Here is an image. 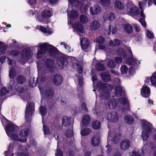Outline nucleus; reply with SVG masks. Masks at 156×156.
<instances>
[{
    "instance_id": "f257e3e1",
    "label": "nucleus",
    "mask_w": 156,
    "mask_h": 156,
    "mask_svg": "<svg viewBox=\"0 0 156 156\" xmlns=\"http://www.w3.org/2000/svg\"><path fill=\"white\" fill-rule=\"evenodd\" d=\"M39 84V88L41 94H44L45 92V95L47 98H53L54 95L53 89L49 87H47L46 84L48 82L47 78L46 77L38 76L37 79Z\"/></svg>"
},
{
    "instance_id": "f03ea898",
    "label": "nucleus",
    "mask_w": 156,
    "mask_h": 156,
    "mask_svg": "<svg viewBox=\"0 0 156 156\" xmlns=\"http://www.w3.org/2000/svg\"><path fill=\"white\" fill-rule=\"evenodd\" d=\"M55 62L53 60L47 59L43 63L39 62L37 64V69L38 71H41L44 73L48 71H52L54 68Z\"/></svg>"
},
{
    "instance_id": "7ed1b4c3",
    "label": "nucleus",
    "mask_w": 156,
    "mask_h": 156,
    "mask_svg": "<svg viewBox=\"0 0 156 156\" xmlns=\"http://www.w3.org/2000/svg\"><path fill=\"white\" fill-rule=\"evenodd\" d=\"M141 125L142 129V139L143 141H146L149 137V134L152 132L153 127L151 123L146 121L142 122Z\"/></svg>"
},
{
    "instance_id": "20e7f679",
    "label": "nucleus",
    "mask_w": 156,
    "mask_h": 156,
    "mask_svg": "<svg viewBox=\"0 0 156 156\" xmlns=\"http://www.w3.org/2000/svg\"><path fill=\"white\" fill-rule=\"evenodd\" d=\"M98 87L100 90L104 89L105 91H103V94L101 95L103 99H107L109 98V93L106 90H111L112 89V87L108 83H103L101 82H98L97 84Z\"/></svg>"
},
{
    "instance_id": "39448f33",
    "label": "nucleus",
    "mask_w": 156,
    "mask_h": 156,
    "mask_svg": "<svg viewBox=\"0 0 156 156\" xmlns=\"http://www.w3.org/2000/svg\"><path fill=\"white\" fill-rule=\"evenodd\" d=\"M40 49L45 52L48 50L49 52L51 55L54 54L55 50L56 48L50 44H48L47 43H44L42 44H40L38 46V49Z\"/></svg>"
},
{
    "instance_id": "423d86ee",
    "label": "nucleus",
    "mask_w": 156,
    "mask_h": 156,
    "mask_svg": "<svg viewBox=\"0 0 156 156\" xmlns=\"http://www.w3.org/2000/svg\"><path fill=\"white\" fill-rule=\"evenodd\" d=\"M34 111V103L33 102L28 103L26 106L25 113V119L27 121H29L33 112Z\"/></svg>"
},
{
    "instance_id": "0eeeda50",
    "label": "nucleus",
    "mask_w": 156,
    "mask_h": 156,
    "mask_svg": "<svg viewBox=\"0 0 156 156\" xmlns=\"http://www.w3.org/2000/svg\"><path fill=\"white\" fill-rule=\"evenodd\" d=\"M21 55L22 58L21 62L24 63L28 59L31 58L33 54L30 52V49L26 48L21 51Z\"/></svg>"
},
{
    "instance_id": "6e6552de",
    "label": "nucleus",
    "mask_w": 156,
    "mask_h": 156,
    "mask_svg": "<svg viewBox=\"0 0 156 156\" xmlns=\"http://www.w3.org/2000/svg\"><path fill=\"white\" fill-rule=\"evenodd\" d=\"M122 61L121 58L116 57L113 59L109 60L107 63V66L108 68L113 69L115 67L116 65L121 63Z\"/></svg>"
},
{
    "instance_id": "1a4fd4ad",
    "label": "nucleus",
    "mask_w": 156,
    "mask_h": 156,
    "mask_svg": "<svg viewBox=\"0 0 156 156\" xmlns=\"http://www.w3.org/2000/svg\"><path fill=\"white\" fill-rule=\"evenodd\" d=\"M9 61L8 64L10 65L9 72V76L11 78H13L16 76V71L14 68L16 66V63L12 60L10 59L9 58H6Z\"/></svg>"
},
{
    "instance_id": "9d476101",
    "label": "nucleus",
    "mask_w": 156,
    "mask_h": 156,
    "mask_svg": "<svg viewBox=\"0 0 156 156\" xmlns=\"http://www.w3.org/2000/svg\"><path fill=\"white\" fill-rule=\"evenodd\" d=\"M119 102L122 107V111L123 112H125L129 110V103L127 100L126 98H119Z\"/></svg>"
},
{
    "instance_id": "9b49d317",
    "label": "nucleus",
    "mask_w": 156,
    "mask_h": 156,
    "mask_svg": "<svg viewBox=\"0 0 156 156\" xmlns=\"http://www.w3.org/2000/svg\"><path fill=\"white\" fill-rule=\"evenodd\" d=\"M20 148H21L20 150H19L15 155L13 154H10L8 152L7 154L5 155V156H28V153L27 150L26 149L21 150L22 147H21Z\"/></svg>"
},
{
    "instance_id": "f8f14e48",
    "label": "nucleus",
    "mask_w": 156,
    "mask_h": 156,
    "mask_svg": "<svg viewBox=\"0 0 156 156\" xmlns=\"http://www.w3.org/2000/svg\"><path fill=\"white\" fill-rule=\"evenodd\" d=\"M127 6L128 8L130 9V12L134 15H136L139 13L138 9L133 4L132 2H128Z\"/></svg>"
},
{
    "instance_id": "ddd939ff",
    "label": "nucleus",
    "mask_w": 156,
    "mask_h": 156,
    "mask_svg": "<svg viewBox=\"0 0 156 156\" xmlns=\"http://www.w3.org/2000/svg\"><path fill=\"white\" fill-rule=\"evenodd\" d=\"M118 115L115 112H112L108 113L107 116V120L113 122H117L118 121Z\"/></svg>"
},
{
    "instance_id": "4468645a",
    "label": "nucleus",
    "mask_w": 156,
    "mask_h": 156,
    "mask_svg": "<svg viewBox=\"0 0 156 156\" xmlns=\"http://www.w3.org/2000/svg\"><path fill=\"white\" fill-rule=\"evenodd\" d=\"M113 136V140L115 143H117L120 139V135L119 134H116L115 132L109 131L108 132V140L112 139V136Z\"/></svg>"
},
{
    "instance_id": "2eb2a0df",
    "label": "nucleus",
    "mask_w": 156,
    "mask_h": 156,
    "mask_svg": "<svg viewBox=\"0 0 156 156\" xmlns=\"http://www.w3.org/2000/svg\"><path fill=\"white\" fill-rule=\"evenodd\" d=\"M100 25L99 22L94 20L91 22L90 25V29L92 31H95L98 30L100 28Z\"/></svg>"
},
{
    "instance_id": "dca6fc26",
    "label": "nucleus",
    "mask_w": 156,
    "mask_h": 156,
    "mask_svg": "<svg viewBox=\"0 0 156 156\" xmlns=\"http://www.w3.org/2000/svg\"><path fill=\"white\" fill-rule=\"evenodd\" d=\"M16 126L12 123H10L6 125L5 130L8 136H9L10 134L14 131L16 128Z\"/></svg>"
},
{
    "instance_id": "f3484780",
    "label": "nucleus",
    "mask_w": 156,
    "mask_h": 156,
    "mask_svg": "<svg viewBox=\"0 0 156 156\" xmlns=\"http://www.w3.org/2000/svg\"><path fill=\"white\" fill-rule=\"evenodd\" d=\"M150 89L146 85H144L141 90V94L144 97L147 98L150 95Z\"/></svg>"
},
{
    "instance_id": "a211bd4d",
    "label": "nucleus",
    "mask_w": 156,
    "mask_h": 156,
    "mask_svg": "<svg viewBox=\"0 0 156 156\" xmlns=\"http://www.w3.org/2000/svg\"><path fill=\"white\" fill-rule=\"evenodd\" d=\"M90 14L92 15H95L100 13L101 9L99 6L98 5L91 6L90 8Z\"/></svg>"
},
{
    "instance_id": "6ab92c4d",
    "label": "nucleus",
    "mask_w": 156,
    "mask_h": 156,
    "mask_svg": "<svg viewBox=\"0 0 156 156\" xmlns=\"http://www.w3.org/2000/svg\"><path fill=\"white\" fill-rule=\"evenodd\" d=\"M130 144V142L129 140H124L121 141L120 144L121 149L123 151L126 150L129 148Z\"/></svg>"
},
{
    "instance_id": "aec40b11",
    "label": "nucleus",
    "mask_w": 156,
    "mask_h": 156,
    "mask_svg": "<svg viewBox=\"0 0 156 156\" xmlns=\"http://www.w3.org/2000/svg\"><path fill=\"white\" fill-rule=\"evenodd\" d=\"M150 80L151 83L152 85H154L156 84V73H154L150 79H149V77H147L146 78L145 85L147 86L148 84V83L149 85H151V84L149 83Z\"/></svg>"
},
{
    "instance_id": "412c9836",
    "label": "nucleus",
    "mask_w": 156,
    "mask_h": 156,
    "mask_svg": "<svg viewBox=\"0 0 156 156\" xmlns=\"http://www.w3.org/2000/svg\"><path fill=\"white\" fill-rule=\"evenodd\" d=\"M115 18V14L111 12L105 13L103 16V20L105 21L107 20L112 21Z\"/></svg>"
},
{
    "instance_id": "4be33fe9",
    "label": "nucleus",
    "mask_w": 156,
    "mask_h": 156,
    "mask_svg": "<svg viewBox=\"0 0 156 156\" xmlns=\"http://www.w3.org/2000/svg\"><path fill=\"white\" fill-rule=\"evenodd\" d=\"M67 62V59L63 57H60L58 60V63L61 69H62L66 66Z\"/></svg>"
},
{
    "instance_id": "5701e85b",
    "label": "nucleus",
    "mask_w": 156,
    "mask_h": 156,
    "mask_svg": "<svg viewBox=\"0 0 156 156\" xmlns=\"http://www.w3.org/2000/svg\"><path fill=\"white\" fill-rule=\"evenodd\" d=\"M100 140V137L99 134L94 135L92 137L91 139V144L94 146H95L98 145Z\"/></svg>"
},
{
    "instance_id": "b1692460",
    "label": "nucleus",
    "mask_w": 156,
    "mask_h": 156,
    "mask_svg": "<svg viewBox=\"0 0 156 156\" xmlns=\"http://www.w3.org/2000/svg\"><path fill=\"white\" fill-rule=\"evenodd\" d=\"M80 40L81 46L83 49L85 50V49L88 47L89 44V41L86 38H83L82 39L80 38Z\"/></svg>"
},
{
    "instance_id": "393cba45",
    "label": "nucleus",
    "mask_w": 156,
    "mask_h": 156,
    "mask_svg": "<svg viewBox=\"0 0 156 156\" xmlns=\"http://www.w3.org/2000/svg\"><path fill=\"white\" fill-rule=\"evenodd\" d=\"M53 81L55 85H60L62 82V76L60 75H56L54 76Z\"/></svg>"
},
{
    "instance_id": "a878e982",
    "label": "nucleus",
    "mask_w": 156,
    "mask_h": 156,
    "mask_svg": "<svg viewBox=\"0 0 156 156\" xmlns=\"http://www.w3.org/2000/svg\"><path fill=\"white\" fill-rule=\"evenodd\" d=\"M10 137L11 139L13 140L19 141L22 143L26 142L27 140L26 138H24L23 139H20L18 136L15 134H10V136H8Z\"/></svg>"
},
{
    "instance_id": "bb28decb",
    "label": "nucleus",
    "mask_w": 156,
    "mask_h": 156,
    "mask_svg": "<svg viewBox=\"0 0 156 156\" xmlns=\"http://www.w3.org/2000/svg\"><path fill=\"white\" fill-rule=\"evenodd\" d=\"M124 90L120 86L116 87L115 89V95L119 97L124 94Z\"/></svg>"
},
{
    "instance_id": "cd10ccee",
    "label": "nucleus",
    "mask_w": 156,
    "mask_h": 156,
    "mask_svg": "<svg viewBox=\"0 0 156 156\" xmlns=\"http://www.w3.org/2000/svg\"><path fill=\"white\" fill-rule=\"evenodd\" d=\"M73 27L76 29L80 32L83 33L84 31V28L82 24L79 22L72 25Z\"/></svg>"
},
{
    "instance_id": "c85d7f7f",
    "label": "nucleus",
    "mask_w": 156,
    "mask_h": 156,
    "mask_svg": "<svg viewBox=\"0 0 156 156\" xmlns=\"http://www.w3.org/2000/svg\"><path fill=\"white\" fill-rule=\"evenodd\" d=\"M144 153L142 149H136L133 151L132 152L130 153L129 155L131 156H142Z\"/></svg>"
},
{
    "instance_id": "c756f323",
    "label": "nucleus",
    "mask_w": 156,
    "mask_h": 156,
    "mask_svg": "<svg viewBox=\"0 0 156 156\" xmlns=\"http://www.w3.org/2000/svg\"><path fill=\"white\" fill-rule=\"evenodd\" d=\"M68 16L71 19H74L78 17L79 14L78 12L75 10H72L68 12Z\"/></svg>"
},
{
    "instance_id": "7c9ffc66",
    "label": "nucleus",
    "mask_w": 156,
    "mask_h": 156,
    "mask_svg": "<svg viewBox=\"0 0 156 156\" xmlns=\"http://www.w3.org/2000/svg\"><path fill=\"white\" fill-rule=\"evenodd\" d=\"M23 129L20 131V136L21 137H26L29 133V129L27 127H24L23 126L22 127Z\"/></svg>"
},
{
    "instance_id": "2f4dec72",
    "label": "nucleus",
    "mask_w": 156,
    "mask_h": 156,
    "mask_svg": "<svg viewBox=\"0 0 156 156\" xmlns=\"http://www.w3.org/2000/svg\"><path fill=\"white\" fill-rule=\"evenodd\" d=\"M115 7L120 10H122L125 8L124 4L121 2L116 0L114 2Z\"/></svg>"
},
{
    "instance_id": "473e14b6",
    "label": "nucleus",
    "mask_w": 156,
    "mask_h": 156,
    "mask_svg": "<svg viewBox=\"0 0 156 156\" xmlns=\"http://www.w3.org/2000/svg\"><path fill=\"white\" fill-rule=\"evenodd\" d=\"M90 118L89 115H84L82 120V123L83 126H88L90 123Z\"/></svg>"
},
{
    "instance_id": "72a5a7b5",
    "label": "nucleus",
    "mask_w": 156,
    "mask_h": 156,
    "mask_svg": "<svg viewBox=\"0 0 156 156\" xmlns=\"http://www.w3.org/2000/svg\"><path fill=\"white\" fill-rule=\"evenodd\" d=\"M71 119L69 117L67 116H64L62 119V124L65 126L68 127L69 125Z\"/></svg>"
},
{
    "instance_id": "f704fd0d",
    "label": "nucleus",
    "mask_w": 156,
    "mask_h": 156,
    "mask_svg": "<svg viewBox=\"0 0 156 156\" xmlns=\"http://www.w3.org/2000/svg\"><path fill=\"white\" fill-rule=\"evenodd\" d=\"M36 29H39L41 31L44 33H47L49 34L52 33V32L50 29L47 27L46 28L42 26H37L36 27Z\"/></svg>"
},
{
    "instance_id": "c9c22d12",
    "label": "nucleus",
    "mask_w": 156,
    "mask_h": 156,
    "mask_svg": "<svg viewBox=\"0 0 156 156\" xmlns=\"http://www.w3.org/2000/svg\"><path fill=\"white\" fill-rule=\"evenodd\" d=\"M125 63L130 65L134 66L137 63V62L136 58L133 57H132L131 58H128L125 60Z\"/></svg>"
},
{
    "instance_id": "e433bc0d",
    "label": "nucleus",
    "mask_w": 156,
    "mask_h": 156,
    "mask_svg": "<svg viewBox=\"0 0 156 156\" xmlns=\"http://www.w3.org/2000/svg\"><path fill=\"white\" fill-rule=\"evenodd\" d=\"M52 15V13L51 11L48 10L43 11L41 13V16L44 18H47L50 17Z\"/></svg>"
},
{
    "instance_id": "4c0bfd02",
    "label": "nucleus",
    "mask_w": 156,
    "mask_h": 156,
    "mask_svg": "<svg viewBox=\"0 0 156 156\" xmlns=\"http://www.w3.org/2000/svg\"><path fill=\"white\" fill-rule=\"evenodd\" d=\"M117 53L119 55L122 56L123 59L126 58L127 57V55L125 51L122 48L118 49L116 51Z\"/></svg>"
},
{
    "instance_id": "58836bf2",
    "label": "nucleus",
    "mask_w": 156,
    "mask_h": 156,
    "mask_svg": "<svg viewBox=\"0 0 156 156\" xmlns=\"http://www.w3.org/2000/svg\"><path fill=\"white\" fill-rule=\"evenodd\" d=\"M140 16L142 18L140 19L139 21L142 26L145 28L146 27V23L144 20V18H145V16L142 10L140 12Z\"/></svg>"
},
{
    "instance_id": "ea45409f",
    "label": "nucleus",
    "mask_w": 156,
    "mask_h": 156,
    "mask_svg": "<svg viewBox=\"0 0 156 156\" xmlns=\"http://www.w3.org/2000/svg\"><path fill=\"white\" fill-rule=\"evenodd\" d=\"M71 59L72 61H74L76 62V63L75 62H72L73 64V66L74 67H77V71L80 73H81L83 72V68L81 67V66L78 65V64L76 62V58H75L74 57H73Z\"/></svg>"
},
{
    "instance_id": "a19ab883",
    "label": "nucleus",
    "mask_w": 156,
    "mask_h": 156,
    "mask_svg": "<svg viewBox=\"0 0 156 156\" xmlns=\"http://www.w3.org/2000/svg\"><path fill=\"white\" fill-rule=\"evenodd\" d=\"M79 20L80 22L83 24L87 23L89 21L88 16L85 15H80L79 17Z\"/></svg>"
},
{
    "instance_id": "79ce46f5",
    "label": "nucleus",
    "mask_w": 156,
    "mask_h": 156,
    "mask_svg": "<svg viewBox=\"0 0 156 156\" xmlns=\"http://www.w3.org/2000/svg\"><path fill=\"white\" fill-rule=\"evenodd\" d=\"M91 132L90 129L88 128H85L81 129V134L82 136H86L88 135Z\"/></svg>"
},
{
    "instance_id": "37998d69",
    "label": "nucleus",
    "mask_w": 156,
    "mask_h": 156,
    "mask_svg": "<svg viewBox=\"0 0 156 156\" xmlns=\"http://www.w3.org/2000/svg\"><path fill=\"white\" fill-rule=\"evenodd\" d=\"M101 76L103 80L105 81H108L110 79V75L107 73H102Z\"/></svg>"
},
{
    "instance_id": "c03bdc74",
    "label": "nucleus",
    "mask_w": 156,
    "mask_h": 156,
    "mask_svg": "<svg viewBox=\"0 0 156 156\" xmlns=\"http://www.w3.org/2000/svg\"><path fill=\"white\" fill-rule=\"evenodd\" d=\"M121 41L118 39H115L113 41H110L109 43V45L112 47H114L115 46H118L121 44Z\"/></svg>"
},
{
    "instance_id": "a18cd8bd",
    "label": "nucleus",
    "mask_w": 156,
    "mask_h": 156,
    "mask_svg": "<svg viewBox=\"0 0 156 156\" xmlns=\"http://www.w3.org/2000/svg\"><path fill=\"white\" fill-rule=\"evenodd\" d=\"M75 81L76 82H78L79 85L82 86L83 85V78L80 75L76 76L74 77Z\"/></svg>"
},
{
    "instance_id": "49530a36",
    "label": "nucleus",
    "mask_w": 156,
    "mask_h": 156,
    "mask_svg": "<svg viewBox=\"0 0 156 156\" xmlns=\"http://www.w3.org/2000/svg\"><path fill=\"white\" fill-rule=\"evenodd\" d=\"M124 119L125 122L129 124H131L134 122L133 118L130 115L126 116L124 118Z\"/></svg>"
},
{
    "instance_id": "de8ad7c7",
    "label": "nucleus",
    "mask_w": 156,
    "mask_h": 156,
    "mask_svg": "<svg viewBox=\"0 0 156 156\" xmlns=\"http://www.w3.org/2000/svg\"><path fill=\"white\" fill-rule=\"evenodd\" d=\"M26 79L25 76L23 75H20L18 76L17 80L18 83L20 84H22L24 83Z\"/></svg>"
},
{
    "instance_id": "09e8293b",
    "label": "nucleus",
    "mask_w": 156,
    "mask_h": 156,
    "mask_svg": "<svg viewBox=\"0 0 156 156\" xmlns=\"http://www.w3.org/2000/svg\"><path fill=\"white\" fill-rule=\"evenodd\" d=\"M40 112L42 116V119L43 120V117L47 113V109L45 107L41 106L40 108Z\"/></svg>"
},
{
    "instance_id": "8fccbe9b",
    "label": "nucleus",
    "mask_w": 156,
    "mask_h": 156,
    "mask_svg": "<svg viewBox=\"0 0 156 156\" xmlns=\"http://www.w3.org/2000/svg\"><path fill=\"white\" fill-rule=\"evenodd\" d=\"M124 30L127 33H130L133 31V29L132 26L129 24L125 25L124 27Z\"/></svg>"
},
{
    "instance_id": "3c124183",
    "label": "nucleus",
    "mask_w": 156,
    "mask_h": 156,
    "mask_svg": "<svg viewBox=\"0 0 156 156\" xmlns=\"http://www.w3.org/2000/svg\"><path fill=\"white\" fill-rule=\"evenodd\" d=\"M105 41L104 38L102 36H100L96 38L94 40V42L99 44L103 43Z\"/></svg>"
},
{
    "instance_id": "603ef678",
    "label": "nucleus",
    "mask_w": 156,
    "mask_h": 156,
    "mask_svg": "<svg viewBox=\"0 0 156 156\" xmlns=\"http://www.w3.org/2000/svg\"><path fill=\"white\" fill-rule=\"evenodd\" d=\"M92 126L94 129H98L101 127L100 123L98 121H95L92 123Z\"/></svg>"
},
{
    "instance_id": "864d4df0",
    "label": "nucleus",
    "mask_w": 156,
    "mask_h": 156,
    "mask_svg": "<svg viewBox=\"0 0 156 156\" xmlns=\"http://www.w3.org/2000/svg\"><path fill=\"white\" fill-rule=\"evenodd\" d=\"M43 124V130L44 135H47L48 134L50 131V129L46 125H44L43 122V120H42Z\"/></svg>"
},
{
    "instance_id": "5fc2aeb1",
    "label": "nucleus",
    "mask_w": 156,
    "mask_h": 156,
    "mask_svg": "<svg viewBox=\"0 0 156 156\" xmlns=\"http://www.w3.org/2000/svg\"><path fill=\"white\" fill-rule=\"evenodd\" d=\"M37 20L40 22L44 23H46L48 24L49 22L45 18H44L42 16H38L37 18Z\"/></svg>"
},
{
    "instance_id": "6e6d98bb",
    "label": "nucleus",
    "mask_w": 156,
    "mask_h": 156,
    "mask_svg": "<svg viewBox=\"0 0 156 156\" xmlns=\"http://www.w3.org/2000/svg\"><path fill=\"white\" fill-rule=\"evenodd\" d=\"M120 70L122 74H126L128 72V68L126 65H123L121 67Z\"/></svg>"
},
{
    "instance_id": "4d7b16f0",
    "label": "nucleus",
    "mask_w": 156,
    "mask_h": 156,
    "mask_svg": "<svg viewBox=\"0 0 156 156\" xmlns=\"http://www.w3.org/2000/svg\"><path fill=\"white\" fill-rule=\"evenodd\" d=\"M66 135L67 137H71L73 135V131L72 127L71 126V128L69 130H67L66 133Z\"/></svg>"
},
{
    "instance_id": "13d9d810",
    "label": "nucleus",
    "mask_w": 156,
    "mask_h": 156,
    "mask_svg": "<svg viewBox=\"0 0 156 156\" xmlns=\"http://www.w3.org/2000/svg\"><path fill=\"white\" fill-rule=\"evenodd\" d=\"M108 106L111 109L115 108L117 106L116 101H110L109 102Z\"/></svg>"
},
{
    "instance_id": "bf43d9fd",
    "label": "nucleus",
    "mask_w": 156,
    "mask_h": 156,
    "mask_svg": "<svg viewBox=\"0 0 156 156\" xmlns=\"http://www.w3.org/2000/svg\"><path fill=\"white\" fill-rule=\"evenodd\" d=\"M109 29V34H110L111 32H112V34H114L115 33L117 30V29L116 27H114L113 26H109L108 27Z\"/></svg>"
},
{
    "instance_id": "052dcab7",
    "label": "nucleus",
    "mask_w": 156,
    "mask_h": 156,
    "mask_svg": "<svg viewBox=\"0 0 156 156\" xmlns=\"http://www.w3.org/2000/svg\"><path fill=\"white\" fill-rule=\"evenodd\" d=\"M61 45H63L65 48L67 50V51L68 53H69L71 51L73 50L69 46L66 44L65 42H62L60 43Z\"/></svg>"
},
{
    "instance_id": "680f3d73",
    "label": "nucleus",
    "mask_w": 156,
    "mask_h": 156,
    "mask_svg": "<svg viewBox=\"0 0 156 156\" xmlns=\"http://www.w3.org/2000/svg\"><path fill=\"white\" fill-rule=\"evenodd\" d=\"M38 51L37 53L36 58L37 59H39L42 57L43 54L44 52L41 50L40 49H38Z\"/></svg>"
},
{
    "instance_id": "e2e57ef3",
    "label": "nucleus",
    "mask_w": 156,
    "mask_h": 156,
    "mask_svg": "<svg viewBox=\"0 0 156 156\" xmlns=\"http://www.w3.org/2000/svg\"><path fill=\"white\" fill-rule=\"evenodd\" d=\"M20 52L16 50H12L8 52V54L9 55L16 56L18 55Z\"/></svg>"
},
{
    "instance_id": "0e129e2a",
    "label": "nucleus",
    "mask_w": 156,
    "mask_h": 156,
    "mask_svg": "<svg viewBox=\"0 0 156 156\" xmlns=\"http://www.w3.org/2000/svg\"><path fill=\"white\" fill-rule=\"evenodd\" d=\"M8 93V91L6 89L5 87H2L0 90V95L2 96Z\"/></svg>"
},
{
    "instance_id": "69168bd1",
    "label": "nucleus",
    "mask_w": 156,
    "mask_h": 156,
    "mask_svg": "<svg viewBox=\"0 0 156 156\" xmlns=\"http://www.w3.org/2000/svg\"><path fill=\"white\" fill-rule=\"evenodd\" d=\"M29 85L30 87H34L36 86V83L34 78H32L29 81Z\"/></svg>"
},
{
    "instance_id": "338daca9",
    "label": "nucleus",
    "mask_w": 156,
    "mask_h": 156,
    "mask_svg": "<svg viewBox=\"0 0 156 156\" xmlns=\"http://www.w3.org/2000/svg\"><path fill=\"white\" fill-rule=\"evenodd\" d=\"M110 0H101V4L104 6H108L110 5Z\"/></svg>"
},
{
    "instance_id": "774afa93",
    "label": "nucleus",
    "mask_w": 156,
    "mask_h": 156,
    "mask_svg": "<svg viewBox=\"0 0 156 156\" xmlns=\"http://www.w3.org/2000/svg\"><path fill=\"white\" fill-rule=\"evenodd\" d=\"M146 2L148 3V6H151L152 4V1L154 5H156V0H143Z\"/></svg>"
}]
</instances>
